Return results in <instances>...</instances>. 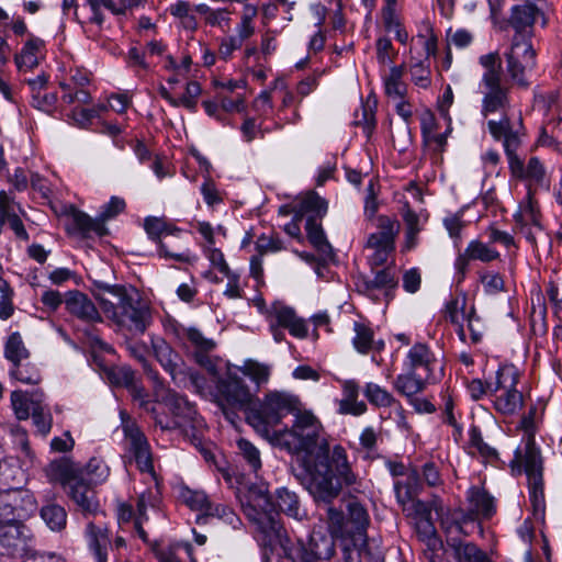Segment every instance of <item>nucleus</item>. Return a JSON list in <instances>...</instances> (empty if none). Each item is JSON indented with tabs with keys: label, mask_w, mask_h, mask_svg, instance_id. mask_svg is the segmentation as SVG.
Masks as SVG:
<instances>
[{
	"label": "nucleus",
	"mask_w": 562,
	"mask_h": 562,
	"mask_svg": "<svg viewBox=\"0 0 562 562\" xmlns=\"http://www.w3.org/2000/svg\"><path fill=\"white\" fill-rule=\"evenodd\" d=\"M293 416L292 426L274 436L273 446L295 456L296 477L316 501L329 503L344 486L357 481L347 452L340 445L330 448L323 424L312 411L297 407Z\"/></svg>",
	"instance_id": "1"
},
{
	"label": "nucleus",
	"mask_w": 562,
	"mask_h": 562,
	"mask_svg": "<svg viewBox=\"0 0 562 562\" xmlns=\"http://www.w3.org/2000/svg\"><path fill=\"white\" fill-rule=\"evenodd\" d=\"M542 15L541 9L531 2L512 8L508 25L514 30V35L504 53L506 75L512 86L522 89L530 86L528 76L537 66V52L532 44L535 22Z\"/></svg>",
	"instance_id": "2"
},
{
	"label": "nucleus",
	"mask_w": 562,
	"mask_h": 562,
	"mask_svg": "<svg viewBox=\"0 0 562 562\" xmlns=\"http://www.w3.org/2000/svg\"><path fill=\"white\" fill-rule=\"evenodd\" d=\"M479 64L484 69L480 82V90L483 95L481 114L485 119L492 114H499L498 121H487V128L494 139L501 140L513 131L507 114L510 109V87L503 82L502 59L498 52L481 55Z\"/></svg>",
	"instance_id": "3"
},
{
	"label": "nucleus",
	"mask_w": 562,
	"mask_h": 562,
	"mask_svg": "<svg viewBox=\"0 0 562 562\" xmlns=\"http://www.w3.org/2000/svg\"><path fill=\"white\" fill-rule=\"evenodd\" d=\"M299 405L300 401L296 396L286 392L271 391L248 407L246 420L259 436L273 446L274 436L280 431L276 427L286 415H293Z\"/></svg>",
	"instance_id": "4"
},
{
	"label": "nucleus",
	"mask_w": 562,
	"mask_h": 562,
	"mask_svg": "<svg viewBox=\"0 0 562 562\" xmlns=\"http://www.w3.org/2000/svg\"><path fill=\"white\" fill-rule=\"evenodd\" d=\"M520 371L512 363L501 364L495 376L487 381L495 409L503 415H514L521 409L524 396L517 390Z\"/></svg>",
	"instance_id": "5"
},
{
	"label": "nucleus",
	"mask_w": 562,
	"mask_h": 562,
	"mask_svg": "<svg viewBox=\"0 0 562 562\" xmlns=\"http://www.w3.org/2000/svg\"><path fill=\"white\" fill-rule=\"evenodd\" d=\"M467 509H456L448 512L442 518V528L447 533L453 530L467 535L464 526L475 521L480 516L484 518L491 517L495 513L494 498L480 486H471L467 491Z\"/></svg>",
	"instance_id": "6"
},
{
	"label": "nucleus",
	"mask_w": 562,
	"mask_h": 562,
	"mask_svg": "<svg viewBox=\"0 0 562 562\" xmlns=\"http://www.w3.org/2000/svg\"><path fill=\"white\" fill-rule=\"evenodd\" d=\"M274 506L276 504L267 493H258L252 495L244 507L245 514L255 522L258 531L263 535L265 543L269 546L274 542L282 543L283 538L289 541Z\"/></svg>",
	"instance_id": "7"
},
{
	"label": "nucleus",
	"mask_w": 562,
	"mask_h": 562,
	"mask_svg": "<svg viewBox=\"0 0 562 562\" xmlns=\"http://www.w3.org/2000/svg\"><path fill=\"white\" fill-rule=\"evenodd\" d=\"M515 461L524 464V471L528 479L529 498L532 506L533 516L538 520L544 518L546 502L543 493L542 479V459L539 448L530 439L524 448V451H517Z\"/></svg>",
	"instance_id": "8"
},
{
	"label": "nucleus",
	"mask_w": 562,
	"mask_h": 562,
	"mask_svg": "<svg viewBox=\"0 0 562 562\" xmlns=\"http://www.w3.org/2000/svg\"><path fill=\"white\" fill-rule=\"evenodd\" d=\"M173 335L177 341L187 350L191 351L194 361L205 369L211 375L218 373L220 359L212 352L216 348V342L195 327H186L178 325L173 327Z\"/></svg>",
	"instance_id": "9"
},
{
	"label": "nucleus",
	"mask_w": 562,
	"mask_h": 562,
	"mask_svg": "<svg viewBox=\"0 0 562 562\" xmlns=\"http://www.w3.org/2000/svg\"><path fill=\"white\" fill-rule=\"evenodd\" d=\"M155 397L158 403L164 404L172 414L171 418H162L155 409L153 417L156 425L162 430L183 427L188 422L194 420L196 415L194 406L173 390L159 384L155 387Z\"/></svg>",
	"instance_id": "10"
},
{
	"label": "nucleus",
	"mask_w": 562,
	"mask_h": 562,
	"mask_svg": "<svg viewBox=\"0 0 562 562\" xmlns=\"http://www.w3.org/2000/svg\"><path fill=\"white\" fill-rule=\"evenodd\" d=\"M285 538L282 539V547L289 559L293 562H319L329 560L335 554V540L329 533L314 530L305 543L299 540L297 543L288 546Z\"/></svg>",
	"instance_id": "11"
},
{
	"label": "nucleus",
	"mask_w": 562,
	"mask_h": 562,
	"mask_svg": "<svg viewBox=\"0 0 562 562\" xmlns=\"http://www.w3.org/2000/svg\"><path fill=\"white\" fill-rule=\"evenodd\" d=\"M400 222L381 215L378 217V232L369 235L366 247L372 250L369 263L372 268L386 263L395 250V238L400 233Z\"/></svg>",
	"instance_id": "12"
},
{
	"label": "nucleus",
	"mask_w": 562,
	"mask_h": 562,
	"mask_svg": "<svg viewBox=\"0 0 562 562\" xmlns=\"http://www.w3.org/2000/svg\"><path fill=\"white\" fill-rule=\"evenodd\" d=\"M121 419L122 430L124 434V445L128 458L136 462L137 468L142 472L153 473V456L145 434L125 412H121Z\"/></svg>",
	"instance_id": "13"
},
{
	"label": "nucleus",
	"mask_w": 562,
	"mask_h": 562,
	"mask_svg": "<svg viewBox=\"0 0 562 562\" xmlns=\"http://www.w3.org/2000/svg\"><path fill=\"white\" fill-rule=\"evenodd\" d=\"M407 370L422 376L431 383H436L443 376L442 361L436 353L423 342H416L408 350L405 362Z\"/></svg>",
	"instance_id": "14"
},
{
	"label": "nucleus",
	"mask_w": 562,
	"mask_h": 562,
	"mask_svg": "<svg viewBox=\"0 0 562 562\" xmlns=\"http://www.w3.org/2000/svg\"><path fill=\"white\" fill-rule=\"evenodd\" d=\"M217 402L223 407L232 409H248L252 404V395L248 385L229 368L224 378L216 382Z\"/></svg>",
	"instance_id": "15"
},
{
	"label": "nucleus",
	"mask_w": 562,
	"mask_h": 562,
	"mask_svg": "<svg viewBox=\"0 0 562 562\" xmlns=\"http://www.w3.org/2000/svg\"><path fill=\"white\" fill-rule=\"evenodd\" d=\"M112 312V322L122 330L133 335H142L150 324L151 315L149 307L139 300V295L122 311L115 312L110 305Z\"/></svg>",
	"instance_id": "16"
},
{
	"label": "nucleus",
	"mask_w": 562,
	"mask_h": 562,
	"mask_svg": "<svg viewBox=\"0 0 562 562\" xmlns=\"http://www.w3.org/2000/svg\"><path fill=\"white\" fill-rule=\"evenodd\" d=\"M14 469L0 451V524L13 521L20 517L19 502L21 492L12 485Z\"/></svg>",
	"instance_id": "17"
},
{
	"label": "nucleus",
	"mask_w": 562,
	"mask_h": 562,
	"mask_svg": "<svg viewBox=\"0 0 562 562\" xmlns=\"http://www.w3.org/2000/svg\"><path fill=\"white\" fill-rule=\"evenodd\" d=\"M341 550L345 562H383L380 548L362 532L344 536Z\"/></svg>",
	"instance_id": "18"
},
{
	"label": "nucleus",
	"mask_w": 562,
	"mask_h": 562,
	"mask_svg": "<svg viewBox=\"0 0 562 562\" xmlns=\"http://www.w3.org/2000/svg\"><path fill=\"white\" fill-rule=\"evenodd\" d=\"M499 256V252L492 247L490 243L486 244L479 239L471 240L464 251L459 254L454 261L458 282H461L464 279L471 260H479L487 263L497 260Z\"/></svg>",
	"instance_id": "19"
},
{
	"label": "nucleus",
	"mask_w": 562,
	"mask_h": 562,
	"mask_svg": "<svg viewBox=\"0 0 562 562\" xmlns=\"http://www.w3.org/2000/svg\"><path fill=\"white\" fill-rule=\"evenodd\" d=\"M265 308L272 316V322L279 324L283 329H288L291 336L297 339L307 337L308 327L305 319L297 316L291 306L277 301Z\"/></svg>",
	"instance_id": "20"
},
{
	"label": "nucleus",
	"mask_w": 562,
	"mask_h": 562,
	"mask_svg": "<svg viewBox=\"0 0 562 562\" xmlns=\"http://www.w3.org/2000/svg\"><path fill=\"white\" fill-rule=\"evenodd\" d=\"M89 82L90 79L86 70L71 69L69 76L59 82L63 92L61 100L67 104L90 103L91 95L87 90Z\"/></svg>",
	"instance_id": "21"
},
{
	"label": "nucleus",
	"mask_w": 562,
	"mask_h": 562,
	"mask_svg": "<svg viewBox=\"0 0 562 562\" xmlns=\"http://www.w3.org/2000/svg\"><path fill=\"white\" fill-rule=\"evenodd\" d=\"M91 485L81 475L78 480L71 482L67 488L68 496L85 516H97L102 513L99 499Z\"/></svg>",
	"instance_id": "22"
},
{
	"label": "nucleus",
	"mask_w": 562,
	"mask_h": 562,
	"mask_svg": "<svg viewBox=\"0 0 562 562\" xmlns=\"http://www.w3.org/2000/svg\"><path fill=\"white\" fill-rule=\"evenodd\" d=\"M109 382L114 385L126 386L133 400L138 402L139 407L149 412L151 415L155 414V405L147 398L148 395L145 389L135 382V373L130 367L123 366L120 369L110 370Z\"/></svg>",
	"instance_id": "23"
},
{
	"label": "nucleus",
	"mask_w": 562,
	"mask_h": 562,
	"mask_svg": "<svg viewBox=\"0 0 562 562\" xmlns=\"http://www.w3.org/2000/svg\"><path fill=\"white\" fill-rule=\"evenodd\" d=\"M99 288L103 291L100 296V304L103 313L109 319H112V312H110V305L115 312L122 311L128 302H132L138 296L137 291L134 288H126L120 284H108L101 283Z\"/></svg>",
	"instance_id": "24"
},
{
	"label": "nucleus",
	"mask_w": 562,
	"mask_h": 562,
	"mask_svg": "<svg viewBox=\"0 0 562 562\" xmlns=\"http://www.w3.org/2000/svg\"><path fill=\"white\" fill-rule=\"evenodd\" d=\"M457 535H460V532L456 530L451 533H447V552L456 562H492L488 555L476 544L463 541L459 539Z\"/></svg>",
	"instance_id": "25"
},
{
	"label": "nucleus",
	"mask_w": 562,
	"mask_h": 562,
	"mask_svg": "<svg viewBox=\"0 0 562 562\" xmlns=\"http://www.w3.org/2000/svg\"><path fill=\"white\" fill-rule=\"evenodd\" d=\"M67 218L69 221L67 224L69 233L80 234L82 237H89L92 234L104 236L108 233L102 220H99V217L92 218L75 206L69 207Z\"/></svg>",
	"instance_id": "26"
},
{
	"label": "nucleus",
	"mask_w": 562,
	"mask_h": 562,
	"mask_svg": "<svg viewBox=\"0 0 562 562\" xmlns=\"http://www.w3.org/2000/svg\"><path fill=\"white\" fill-rule=\"evenodd\" d=\"M85 537L90 552L97 562H108V552L111 547L109 530L105 526L89 521L85 529Z\"/></svg>",
	"instance_id": "27"
},
{
	"label": "nucleus",
	"mask_w": 562,
	"mask_h": 562,
	"mask_svg": "<svg viewBox=\"0 0 562 562\" xmlns=\"http://www.w3.org/2000/svg\"><path fill=\"white\" fill-rule=\"evenodd\" d=\"M342 397L338 401V413L341 415L361 416L367 411V404L359 401L360 386L356 380L340 381Z\"/></svg>",
	"instance_id": "28"
},
{
	"label": "nucleus",
	"mask_w": 562,
	"mask_h": 562,
	"mask_svg": "<svg viewBox=\"0 0 562 562\" xmlns=\"http://www.w3.org/2000/svg\"><path fill=\"white\" fill-rule=\"evenodd\" d=\"M66 310L74 316L88 323L101 322V315L93 302L79 291L68 292L65 299Z\"/></svg>",
	"instance_id": "29"
},
{
	"label": "nucleus",
	"mask_w": 562,
	"mask_h": 562,
	"mask_svg": "<svg viewBox=\"0 0 562 562\" xmlns=\"http://www.w3.org/2000/svg\"><path fill=\"white\" fill-rule=\"evenodd\" d=\"M512 175L519 178L527 183V189L537 191L539 188H547V170L542 161L538 157L529 158L528 162L524 165L519 160V170L509 169Z\"/></svg>",
	"instance_id": "30"
},
{
	"label": "nucleus",
	"mask_w": 562,
	"mask_h": 562,
	"mask_svg": "<svg viewBox=\"0 0 562 562\" xmlns=\"http://www.w3.org/2000/svg\"><path fill=\"white\" fill-rule=\"evenodd\" d=\"M294 218L301 220L303 216L313 217L314 220L322 218L328 210V204L325 199L319 196L316 192L310 191L297 198L292 203Z\"/></svg>",
	"instance_id": "31"
},
{
	"label": "nucleus",
	"mask_w": 562,
	"mask_h": 562,
	"mask_svg": "<svg viewBox=\"0 0 562 562\" xmlns=\"http://www.w3.org/2000/svg\"><path fill=\"white\" fill-rule=\"evenodd\" d=\"M25 527L18 519L0 524V544L8 553L22 550L25 546Z\"/></svg>",
	"instance_id": "32"
},
{
	"label": "nucleus",
	"mask_w": 562,
	"mask_h": 562,
	"mask_svg": "<svg viewBox=\"0 0 562 562\" xmlns=\"http://www.w3.org/2000/svg\"><path fill=\"white\" fill-rule=\"evenodd\" d=\"M151 347L156 360L175 379L182 361L181 356L162 338L153 339Z\"/></svg>",
	"instance_id": "33"
},
{
	"label": "nucleus",
	"mask_w": 562,
	"mask_h": 562,
	"mask_svg": "<svg viewBox=\"0 0 562 562\" xmlns=\"http://www.w3.org/2000/svg\"><path fill=\"white\" fill-rule=\"evenodd\" d=\"M535 193L536 191L531 189L527 190L526 199L519 204L518 211L514 214L515 224L522 232L528 226L540 228L539 209L533 198Z\"/></svg>",
	"instance_id": "34"
},
{
	"label": "nucleus",
	"mask_w": 562,
	"mask_h": 562,
	"mask_svg": "<svg viewBox=\"0 0 562 562\" xmlns=\"http://www.w3.org/2000/svg\"><path fill=\"white\" fill-rule=\"evenodd\" d=\"M43 400L44 393L42 391L34 393L13 391L11 393L12 408L19 420H26L32 415L35 403L41 404Z\"/></svg>",
	"instance_id": "35"
},
{
	"label": "nucleus",
	"mask_w": 562,
	"mask_h": 562,
	"mask_svg": "<svg viewBox=\"0 0 562 562\" xmlns=\"http://www.w3.org/2000/svg\"><path fill=\"white\" fill-rule=\"evenodd\" d=\"M424 49L426 52V57L412 63L411 77L412 81L416 86L426 89L431 83L430 64L428 58L430 55L435 54L436 43L432 40H426L424 42Z\"/></svg>",
	"instance_id": "36"
},
{
	"label": "nucleus",
	"mask_w": 562,
	"mask_h": 562,
	"mask_svg": "<svg viewBox=\"0 0 562 562\" xmlns=\"http://www.w3.org/2000/svg\"><path fill=\"white\" fill-rule=\"evenodd\" d=\"M396 499L400 505L409 504L422 491L419 473L415 470H408L403 480L394 483Z\"/></svg>",
	"instance_id": "37"
},
{
	"label": "nucleus",
	"mask_w": 562,
	"mask_h": 562,
	"mask_svg": "<svg viewBox=\"0 0 562 562\" xmlns=\"http://www.w3.org/2000/svg\"><path fill=\"white\" fill-rule=\"evenodd\" d=\"M363 291L372 296L375 291H383L389 296L390 291L397 286V279L391 268H384L374 273L372 278L362 281Z\"/></svg>",
	"instance_id": "38"
},
{
	"label": "nucleus",
	"mask_w": 562,
	"mask_h": 562,
	"mask_svg": "<svg viewBox=\"0 0 562 562\" xmlns=\"http://www.w3.org/2000/svg\"><path fill=\"white\" fill-rule=\"evenodd\" d=\"M428 384H432L428 380L423 379L420 375L413 374L407 370L405 373L398 374L394 380L393 386L401 395L406 398H413L415 395L422 393Z\"/></svg>",
	"instance_id": "39"
},
{
	"label": "nucleus",
	"mask_w": 562,
	"mask_h": 562,
	"mask_svg": "<svg viewBox=\"0 0 562 562\" xmlns=\"http://www.w3.org/2000/svg\"><path fill=\"white\" fill-rule=\"evenodd\" d=\"M194 11L203 16L206 25L218 27L223 31L228 30L232 22V10L228 8L213 9L205 3L194 5Z\"/></svg>",
	"instance_id": "40"
},
{
	"label": "nucleus",
	"mask_w": 562,
	"mask_h": 562,
	"mask_svg": "<svg viewBox=\"0 0 562 562\" xmlns=\"http://www.w3.org/2000/svg\"><path fill=\"white\" fill-rule=\"evenodd\" d=\"M467 307V297L465 295L452 297L446 304L445 310V318L450 321L453 325L458 327L457 331L461 340H465V330L463 327V323L468 317V313L465 311Z\"/></svg>",
	"instance_id": "41"
},
{
	"label": "nucleus",
	"mask_w": 562,
	"mask_h": 562,
	"mask_svg": "<svg viewBox=\"0 0 562 562\" xmlns=\"http://www.w3.org/2000/svg\"><path fill=\"white\" fill-rule=\"evenodd\" d=\"M401 506L403 510L406 512L407 516L414 518L415 522H417V520L431 517L432 509L437 513L441 520L447 515V513H443L445 508L441 504V501L438 498H435L431 504L419 499H413L409 502V504H402Z\"/></svg>",
	"instance_id": "42"
},
{
	"label": "nucleus",
	"mask_w": 562,
	"mask_h": 562,
	"mask_svg": "<svg viewBox=\"0 0 562 562\" xmlns=\"http://www.w3.org/2000/svg\"><path fill=\"white\" fill-rule=\"evenodd\" d=\"M40 515L45 525L54 532H60L67 526V512L64 506L55 502H47L43 505Z\"/></svg>",
	"instance_id": "43"
},
{
	"label": "nucleus",
	"mask_w": 562,
	"mask_h": 562,
	"mask_svg": "<svg viewBox=\"0 0 562 562\" xmlns=\"http://www.w3.org/2000/svg\"><path fill=\"white\" fill-rule=\"evenodd\" d=\"M305 229L310 243L317 249L324 260L333 257V248L324 234L322 225L314 220L308 217L306 220Z\"/></svg>",
	"instance_id": "44"
},
{
	"label": "nucleus",
	"mask_w": 562,
	"mask_h": 562,
	"mask_svg": "<svg viewBox=\"0 0 562 562\" xmlns=\"http://www.w3.org/2000/svg\"><path fill=\"white\" fill-rule=\"evenodd\" d=\"M276 506H278L280 512L296 520L303 519L306 515L305 512L300 508L297 495L285 487L277 490Z\"/></svg>",
	"instance_id": "45"
},
{
	"label": "nucleus",
	"mask_w": 562,
	"mask_h": 562,
	"mask_svg": "<svg viewBox=\"0 0 562 562\" xmlns=\"http://www.w3.org/2000/svg\"><path fill=\"white\" fill-rule=\"evenodd\" d=\"M201 87L196 81H190L186 86V91L179 98H175L167 89L162 88L160 91L161 97L167 100L172 106H183L193 111L198 104V98L201 94Z\"/></svg>",
	"instance_id": "46"
},
{
	"label": "nucleus",
	"mask_w": 562,
	"mask_h": 562,
	"mask_svg": "<svg viewBox=\"0 0 562 562\" xmlns=\"http://www.w3.org/2000/svg\"><path fill=\"white\" fill-rule=\"evenodd\" d=\"M44 48V41L31 37L23 46L21 53L15 56L16 66L22 69H32L38 65V59Z\"/></svg>",
	"instance_id": "47"
},
{
	"label": "nucleus",
	"mask_w": 562,
	"mask_h": 562,
	"mask_svg": "<svg viewBox=\"0 0 562 562\" xmlns=\"http://www.w3.org/2000/svg\"><path fill=\"white\" fill-rule=\"evenodd\" d=\"M404 67L394 66L384 76V92L392 100H402L406 94V83L403 81Z\"/></svg>",
	"instance_id": "48"
},
{
	"label": "nucleus",
	"mask_w": 562,
	"mask_h": 562,
	"mask_svg": "<svg viewBox=\"0 0 562 562\" xmlns=\"http://www.w3.org/2000/svg\"><path fill=\"white\" fill-rule=\"evenodd\" d=\"M4 358L11 362L12 366L20 364L30 358V351L25 347L22 337L19 333H12L4 345Z\"/></svg>",
	"instance_id": "49"
},
{
	"label": "nucleus",
	"mask_w": 562,
	"mask_h": 562,
	"mask_svg": "<svg viewBox=\"0 0 562 562\" xmlns=\"http://www.w3.org/2000/svg\"><path fill=\"white\" fill-rule=\"evenodd\" d=\"M236 369L245 376H248L258 387L269 381L271 373L270 366L252 359L245 360L243 366L236 367Z\"/></svg>",
	"instance_id": "50"
},
{
	"label": "nucleus",
	"mask_w": 562,
	"mask_h": 562,
	"mask_svg": "<svg viewBox=\"0 0 562 562\" xmlns=\"http://www.w3.org/2000/svg\"><path fill=\"white\" fill-rule=\"evenodd\" d=\"M363 394L368 402L375 407H392L397 403L396 398L381 385L368 382L363 387Z\"/></svg>",
	"instance_id": "51"
},
{
	"label": "nucleus",
	"mask_w": 562,
	"mask_h": 562,
	"mask_svg": "<svg viewBox=\"0 0 562 562\" xmlns=\"http://www.w3.org/2000/svg\"><path fill=\"white\" fill-rule=\"evenodd\" d=\"M239 3L243 4V12L240 23L236 27V37L237 40H241L243 44L245 40L249 38L255 33L252 21L258 14V9L255 4L249 3L248 0H244V2Z\"/></svg>",
	"instance_id": "52"
},
{
	"label": "nucleus",
	"mask_w": 562,
	"mask_h": 562,
	"mask_svg": "<svg viewBox=\"0 0 562 562\" xmlns=\"http://www.w3.org/2000/svg\"><path fill=\"white\" fill-rule=\"evenodd\" d=\"M181 497L191 509L201 512L204 516L206 513H212L213 504L204 492L186 488Z\"/></svg>",
	"instance_id": "53"
},
{
	"label": "nucleus",
	"mask_w": 562,
	"mask_h": 562,
	"mask_svg": "<svg viewBox=\"0 0 562 562\" xmlns=\"http://www.w3.org/2000/svg\"><path fill=\"white\" fill-rule=\"evenodd\" d=\"M125 347L130 356L142 364L148 376L153 380H158V373L151 368V364L147 360L148 350L146 345L142 341L127 340Z\"/></svg>",
	"instance_id": "54"
},
{
	"label": "nucleus",
	"mask_w": 562,
	"mask_h": 562,
	"mask_svg": "<svg viewBox=\"0 0 562 562\" xmlns=\"http://www.w3.org/2000/svg\"><path fill=\"white\" fill-rule=\"evenodd\" d=\"M50 480L60 482L67 490L71 482L78 480L81 475H77L72 467L65 461L52 462L48 468Z\"/></svg>",
	"instance_id": "55"
},
{
	"label": "nucleus",
	"mask_w": 562,
	"mask_h": 562,
	"mask_svg": "<svg viewBox=\"0 0 562 562\" xmlns=\"http://www.w3.org/2000/svg\"><path fill=\"white\" fill-rule=\"evenodd\" d=\"M10 375L24 384H37L42 380L40 370L30 362L12 366Z\"/></svg>",
	"instance_id": "56"
},
{
	"label": "nucleus",
	"mask_w": 562,
	"mask_h": 562,
	"mask_svg": "<svg viewBox=\"0 0 562 562\" xmlns=\"http://www.w3.org/2000/svg\"><path fill=\"white\" fill-rule=\"evenodd\" d=\"M370 522L369 514L363 505L358 502H350L348 504V524L355 526L356 531L353 533L367 535V527Z\"/></svg>",
	"instance_id": "57"
},
{
	"label": "nucleus",
	"mask_w": 562,
	"mask_h": 562,
	"mask_svg": "<svg viewBox=\"0 0 562 562\" xmlns=\"http://www.w3.org/2000/svg\"><path fill=\"white\" fill-rule=\"evenodd\" d=\"M353 330L356 333L352 339L355 348L361 353H367L373 342V330L370 326L361 322H355Z\"/></svg>",
	"instance_id": "58"
},
{
	"label": "nucleus",
	"mask_w": 562,
	"mask_h": 562,
	"mask_svg": "<svg viewBox=\"0 0 562 562\" xmlns=\"http://www.w3.org/2000/svg\"><path fill=\"white\" fill-rule=\"evenodd\" d=\"M144 228L153 240H157L164 235H172L173 233L179 232L178 228L159 217L145 218Z\"/></svg>",
	"instance_id": "59"
},
{
	"label": "nucleus",
	"mask_w": 562,
	"mask_h": 562,
	"mask_svg": "<svg viewBox=\"0 0 562 562\" xmlns=\"http://www.w3.org/2000/svg\"><path fill=\"white\" fill-rule=\"evenodd\" d=\"M237 447L243 459L248 463L250 470L257 473L261 469L260 451L247 439H239Z\"/></svg>",
	"instance_id": "60"
},
{
	"label": "nucleus",
	"mask_w": 562,
	"mask_h": 562,
	"mask_svg": "<svg viewBox=\"0 0 562 562\" xmlns=\"http://www.w3.org/2000/svg\"><path fill=\"white\" fill-rule=\"evenodd\" d=\"M520 143V136L516 131H510L503 138V147L508 159L509 169L519 170L520 158L517 156L516 151L519 148Z\"/></svg>",
	"instance_id": "61"
},
{
	"label": "nucleus",
	"mask_w": 562,
	"mask_h": 562,
	"mask_svg": "<svg viewBox=\"0 0 562 562\" xmlns=\"http://www.w3.org/2000/svg\"><path fill=\"white\" fill-rule=\"evenodd\" d=\"M85 474L88 476L89 483L95 485L106 480L109 468L103 460L91 458L85 468Z\"/></svg>",
	"instance_id": "62"
},
{
	"label": "nucleus",
	"mask_w": 562,
	"mask_h": 562,
	"mask_svg": "<svg viewBox=\"0 0 562 562\" xmlns=\"http://www.w3.org/2000/svg\"><path fill=\"white\" fill-rule=\"evenodd\" d=\"M31 416L37 431L41 435L46 436L50 431L53 418L48 409L43 405V402L41 404L35 403L34 411Z\"/></svg>",
	"instance_id": "63"
},
{
	"label": "nucleus",
	"mask_w": 562,
	"mask_h": 562,
	"mask_svg": "<svg viewBox=\"0 0 562 562\" xmlns=\"http://www.w3.org/2000/svg\"><path fill=\"white\" fill-rule=\"evenodd\" d=\"M547 295L554 314L562 321V277H557L548 282Z\"/></svg>",
	"instance_id": "64"
}]
</instances>
